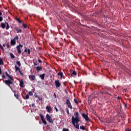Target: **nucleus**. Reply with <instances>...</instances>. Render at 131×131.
<instances>
[{"mask_svg":"<svg viewBox=\"0 0 131 131\" xmlns=\"http://www.w3.org/2000/svg\"><path fill=\"white\" fill-rule=\"evenodd\" d=\"M55 110H56V112H59V110H58V108H57V107L55 106L54 107Z\"/></svg>","mask_w":131,"mask_h":131,"instance_id":"nucleus-38","label":"nucleus"},{"mask_svg":"<svg viewBox=\"0 0 131 131\" xmlns=\"http://www.w3.org/2000/svg\"><path fill=\"white\" fill-rule=\"evenodd\" d=\"M39 116H40L41 120H43V119H45V117H43V115H42V114H40L39 115Z\"/></svg>","mask_w":131,"mask_h":131,"instance_id":"nucleus-26","label":"nucleus"},{"mask_svg":"<svg viewBox=\"0 0 131 131\" xmlns=\"http://www.w3.org/2000/svg\"><path fill=\"white\" fill-rule=\"evenodd\" d=\"M46 118L47 121H49L50 123H53L54 122H53V119H51V116H50L49 114L46 115Z\"/></svg>","mask_w":131,"mask_h":131,"instance_id":"nucleus-7","label":"nucleus"},{"mask_svg":"<svg viewBox=\"0 0 131 131\" xmlns=\"http://www.w3.org/2000/svg\"><path fill=\"white\" fill-rule=\"evenodd\" d=\"M1 65H4V61H3V59H1Z\"/></svg>","mask_w":131,"mask_h":131,"instance_id":"nucleus-33","label":"nucleus"},{"mask_svg":"<svg viewBox=\"0 0 131 131\" xmlns=\"http://www.w3.org/2000/svg\"><path fill=\"white\" fill-rule=\"evenodd\" d=\"M36 70H37V72H39V71H42V68L40 66H37L36 68Z\"/></svg>","mask_w":131,"mask_h":131,"instance_id":"nucleus-12","label":"nucleus"},{"mask_svg":"<svg viewBox=\"0 0 131 131\" xmlns=\"http://www.w3.org/2000/svg\"><path fill=\"white\" fill-rule=\"evenodd\" d=\"M29 77L31 80H35L36 77H35V76L34 75H30Z\"/></svg>","mask_w":131,"mask_h":131,"instance_id":"nucleus-14","label":"nucleus"},{"mask_svg":"<svg viewBox=\"0 0 131 131\" xmlns=\"http://www.w3.org/2000/svg\"><path fill=\"white\" fill-rule=\"evenodd\" d=\"M38 100H39V101H42V97H38Z\"/></svg>","mask_w":131,"mask_h":131,"instance_id":"nucleus-39","label":"nucleus"},{"mask_svg":"<svg viewBox=\"0 0 131 131\" xmlns=\"http://www.w3.org/2000/svg\"><path fill=\"white\" fill-rule=\"evenodd\" d=\"M32 107H34V106H35V104H32Z\"/></svg>","mask_w":131,"mask_h":131,"instance_id":"nucleus-52","label":"nucleus"},{"mask_svg":"<svg viewBox=\"0 0 131 131\" xmlns=\"http://www.w3.org/2000/svg\"><path fill=\"white\" fill-rule=\"evenodd\" d=\"M38 61L39 62V63H42V61L39 59H38Z\"/></svg>","mask_w":131,"mask_h":131,"instance_id":"nucleus-42","label":"nucleus"},{"mask_svg":"<svg viewBox=\"0 0 131 131\" xmlns=\"http://www.w3.org/2000/svg\"><path fill=\"white\" fill-rule=\"evenodd\" d=\"M23 28H25V29L27 28V25L24 23V22H23Z\"/></svg>","mask_w":131,"mask_h":131,"instance_id":"nucleus-22","label":"nucleus"},{"mask_svg":"<svg viewBox=\"0 0 131 131\" xmlns=\"http://www.w3.org/2000/svg\"><path fill=\"white\" fill-rule=\"evenodd\" d=\"M1 74H2V72H1Z\"/></svg>","mask_w":131,"mask_h":131,"instance_id":"nucleus-55","label":"nucleus"},{"mask_svg":"<svg viewBox=\"0 0 131 131\" xmlns=\"http://www.w3.org/2000/svg\"><path fill=\"white\" fill-rule=\"evenodd\" d=\"M6 46H7V45H6V43H4V44H3V47H6Z\"/></svg>","mask_w":131,"mask_h":131,"instance_id":"nucleus-53","label":"nucleus"},{"mask_svg":"<svg viewBox=\"0 0 131 131\" xmlns=\"http://www.w3.org/2000/svg\"><path fill=\"white\" fill-rule=\"evenodd\" d=\"M23 48V45H21L20 43L16 46V50L17 51V53L19 54V55H21V54H22Z\"/></svg>","mask_w":131,"mask_h":131,"instance_id":"nucleus-2","label":"nucleus"},{"mask_svg":"<svg viewBox=\"0 0 131 131\" xmlns=\"http://www.w3.org/2000/svg\"><path fill=\"white\" fill-rule=\"evenodd\" d=\"M6 30H8L10 28V26L9 25V24L7 22H6Z\"/></svg>","mask_w":131,"mask_h":131,"instance_id":"nucleus-24","label":"nucleus"},{"mask_svg":"<svg viewBox=\"0 0 131 131\" xmlns=\"http://www.w3.org/2000/svg\"><path fill=\"white\" fill-rule=\"evenodd\" d=\"M6 47H7V49H10V45H9L8 43H7V44L6 45Z\"/></svg>","mask_w":131,"mask_h":131,"instance_id":"nucleus-41","label":"nucleus"},{"mask_svg":"<svg viewBox=\"0 0 131 131\" xmlns=\"http://www.w3.org/2000/svg\"><path fill=\"white\" fill-rule=\"evenodd\" d=\"M80 129H82V130H85V127L84 126H80Z\"/></svg>","mask_w":131,"mask_h":131,"instance_id":"nucleus-25","label":"nucleus"},{"mask_svg":"<svg viewBox=\"0 0 131 131\" xmlns=\"http://www.w3.org/2000/svg\"><path fill=\"white\" fill-rule=\"evenodd\" d=\"M7 25V24L5 23H1V27H2V28H3V29H4V28H6V26Z\"/></svg>","mask_w":131,"mask_h":131,"instance_id":"nucleus-17","label":"nucleus"},{"mask_svg":"<svg viewBox=\"0 0 131 131\" xmlns=\"http://www.w3.org/2000/svg\"><path fill=\"white\" fill-rule=\"evenodd\" d=\"M2 78H6V76H5V75H2Z\"/></svg>","mask_w":131,"mask_h":131,"instance_id":"nucleus-47","label":"nucleus"},{"mask_svg":"<svg viewBox=\"0 0 131 131\" xmlns=\"http://www.w3.org/2000/svg\"><path fill=\"white\" fill-rule=\"evenodd\" d=\"M31 52V51L30 50V49H28V54L29 55H30Z\"/></svg>","mask_w":131,"mask_h":131,"instance_id":"nucleus-36","label":"nucleus"},{"mask_svg":"<svg viewBox=\"0 0 131 131\" xmlns=\"http://www.w3.org/2000/svg\"><path fill=\"white\" fill-rule=\"evenodd\" d=\"M77 75V73H76V72L75 71H74L71 74V76H76Z\"/></svg>","mask_w":131,"mask_h":131,"instance_id":"nucleus-20","label":"nucleus"},{"mask_svg":"<svg viewBox=\"0 0 131 131\" xmlns=\"http://www.w3.org/2000/svg\"><path fill=\"white\" fill-rule=\"evenodd\" d=\"M66 103L67 105H68L69 108L71 109H73V107H72V105H71V102H70V100H69V99H67Z\"/></svg>","mask_w":131,"mask_h":131,"instance_id":"nucleus-6","label":"nucleus"},{"mask_svg":"<svg viewBox=\"0 0 131 131\" xmlns=\"http://www.w3.org/2000/svg\"><path fill=\"white\" fill-rule=\"evenodd\" d=\"M10 57L12 58V59H15V55H14L13 53H10Z\"/></svg>","mask_w":131,"mask_h":131,"instance_id":"nucleus-27","label":"nucleus"},{"mask_svg":"<svg viewBox=\"0 0 131 131\" xmlns=\"http://www.w3.org/2000/svg\"><path fill=\"white\" fill-rule=\"evenodd\" d=\"M46 110L47 112H49V113H50V112H52V107L49 106V105H47L46 106Z\"/></svg>","mask_w":131,"mask_h":131,"instance_id":"nucleus-10","label":"nucleus"},{"mask_svg":"<svg viewBox=\"0 0 131 131\" xmlns=\"http://www.w3.org/2000/svg\"><path fill=\"white\" fill-rule=\"evenodd\" d=\"M34 96H35V98H38L39 97L38 95H37L36 94H35Z\"/></svg>","mask_w":131,"mask_h":131,"instance_id":"nucleus-45","label":"nucleus"},{"mask_svg":"<svg viewBox=\"0 0 131 131\" xmlns=\"http://www.w3.org/2000/svg\"><path fill=\"white\" fill-rule=\"evenodd\" d=\"M54 82L56 88H60V86H61V83L60 82V81L58 80H55Z\"/></svg>","mask_w":131,"mask_h":131,"instance_id":"nucleus-9","label":"nucleus"},{"mask_svg":"<svg viewBox=\"0 0 131 131\" xmlns=\"http://www.w3.org/2000/svg\"><path fill=\"white\" fill-rule=\"evenodd\" d=\"M62 131H69V129H68V128H63Z\"/></svg>","mask_w":131,"mask_h":131,"instance_id":"nucleus-35","label":"nucleus"},{"mask_svg":"<svg viewBox=\"0 0 131 131\" xmlns=\"http://www.w3.org/2000/svg\"><path fill=\"white\" fill-rule=\"evenodd\" d=\"M117 99H118V100H120V99H121V98L120 97H118Z\"/></svg>","mask_w":131,"mask_h":131,"instance_id":"nucleus-50","label":"nucleus"},{"mask_svg":"<svg viewBox=\"0 0 131 131\" xmlns=\"http://www.w3.org/2000/svg\"><path fill=\"white\" fill-rule=\"evenodd\" d=\"M45 76H46V74L45 73L40 75V77L42 80H43L45 79Z\"/></svg>","mask_w":131,"mask_h":131,"instance_id":"nucleus-19","label":"nucleus"},{"mask_svg":"<svg viewBox=\"0 0 131 131\" xmlns=\"http://www.w3.org/2000/svg\"><path fill=\"white\" fill-rule=\"evenodd\" d=\"M3 17H1V21H3Z\"/></svg>","mask_w":131,"mask_h":131,"instance_id":"nucleus-49","label":"nucleus"},{"mask_svg":"<svg viewBox=\"0 0 131 131\" xmlns=\"http://www.w3.org/2000/svg\"><path fill=\"white\" fill-rule=\"evenodd\" d=\"M19 39V36L16 35L13 39L11 40L10 43L11 46L16 45V40H18Z\"/></svg>","mask_w":131,"mask_h":131,"instance_id":"nucleus-4","label":"nucleus"},{"mask_svg":"<svg viewBox=\"0 0 131 131\" xmlns=\"http://www.w3.org/2000/svg\"><path fill=\"white\" fill-rule=\"evenodd\" d=\"M54 98H57V95L54 93Z\"/></svg>","mask_w":131,"mask_h":131,"instance_id":"nucleus-48","label":"nucleus"},{"mask_svg":"<svg viewBox=\"0 0 131 131\" xmlns=\"http://www.w3.org/2000/svg\"><path fill=\"white\" fill-rule=\"evenodd\" d=\"M15 70L16 71H20V68L17 67V66H15Z\"/></svg>","mask_w":131,"mask_h":131,"instance_id":"nucleus-28","label":"nucleus"},{"mask_svg":"<svg viewBox=\"0 0 131 131\" xmlns=\"http://www.w3.org/2000/svg\"><path fill=\"white\" fill-rule=\"evenodd\" d=\"M78 122H79V121L73 122V120H72V123H73L74 126L75 128H77V129H79V125L78 124Z\"/></svg>","mask_w":131,"mask_h":131,"instance_id":"nucleus-5","label":"nucleus"},{"mask_svg":"<svg viewBox=\"0 0 131 131\" xmlns=\"http://www.w3.org/2000/svg\"><path fill=\"white\" fill-rule=\"evenodd\" d=\"M82 117H83V118H84V119L86 121H87L88 122H89V121H90V119H89V116H88V115H86L84 113H83L82 114Z\"/></svg>","mask_w":131,"mask_h":131,"instance_id":"nucleus-8","label":"nucleus"},{"mask_svg":"<svg viewBox=\"0 0 131 131\" xmlns=\"http://www.w3.org/2000/svg\"><path fill=\"white\" fill-rule=\"evenodd\" d=\"M6 84L7 85H8L10 89H11V91H13V89L12 87H11V84H13V81L11 80V79H8V80H6L5 81Z\"/></svg>","mask_w":131,"mask_h":131,"instance_id":"nucleus-3","label":"nucleus"},{"mask_svg":"<svg viewBox=\"0 0 131 131\" xmlns=\"http://www.w3.org/2000/svg\"><path fill=\"white\" fill-rule=\"evenodd\" d=\"M19 85L20 88H24V82L23 79L19 81Z\"/></svg>","mask_w":131,"mask_h":131,"instance_id":"nucleus-11","label":"nucleus"},{"mask_svg":"<svg viewBox=\"0 0 131 131\" xmlns=\"http://www.w3.org/2000/svg\"><path fill=\"white\" fill-rule=\"evenodd\" d=\"M36 65H37V64L36 63L34 62V66H36Z\"/></svg>","mask_w":131,"mask_h":131,"instance_id":"nucleus-51","label":"nucleus"},{"mask_svg":"<svg viewBox=\"0 0 131 131\" xmlns=\"http://www.w3.org/2000/svg\"><path fill=\"white\" fill-rule=\"evenodd\" d=\"M14 29L16 30L17 33H21V32H22V30L21 29L19 30L17 27H15Z\"/></svg>","mask_w":131,"mask_h":131,"instance_id":"nucleus-15","label":"nucleus"},{"mask_svg":"<svg viewBox=\"0 0 131 131\" xmlns=\"http://www.w3.org/2000/svg\"><path fill=\"white\" fill-rule=\"evenodd\" d=\"M1 15H3V14L2 13H1Z\"/></svg>","mask_w":131,"mask_h":131,"instance_id":"nucleus-54","label":"nucleus"},{"mask_svg":"<svg viewBox=\"0 0 131 131\" xmlns=\"http://www.w3.org/2000/svg\"><path fill=\"white\" fill-rule=\"evenodd\" d=\"M29 95H30V96H32L33 95V93H32V91H29Z\"/></svg>","mask_w":131,"mask_h":131,"instance_id":"nucleus-31","label":"nucleus"},{"mask_svg":"<svg viewBox=\"0 0 131 131\" xmlns=\"http://www.w3.org/2000/svg\"><path fill=\"white\" fill-rule=\"evenodd\" d=\"M1 49L3 50V51H5V50L4 49V48L2 46H1Z\"/></svg>","mask_w":131,"mask_h":131,"instance_id":"nucleus-46","label":"nucleus"},{"mask_svg":"<svg viewBox=\"0 0 131 131\" xmlns=\"http://www.w3.org/2000/svg\"><path fill=\"white\" fill-rule=\"evenodd\" d=\"M57 75H58V76H60V79H62V78H63V72H59L57 74Z\"/></svg>","mask_w":131,"mask_h":131,"instance_id":"nucleus-16","label":"nucleus"},{"mask_svg":"<svg viewBox=\"0 0 131 131\" xmlns=\"http://www.w3.org/2000/svg\"><path fill=\"white\" fill-rule=\"evenodd\" d=\"M74 115L76 117H74V116L72 117V120H73V122H77V121H80V119H79V113L78 112H76L74 114Z\"/></svg>","mask_w":131,"mask_h":131,"instance_id":"nucleus-1","label":"nucleus"},{"mask_svg":"<svg viewBox=\"0 0 131 131\" xmlns=\"http://www.w3.org/2000/svg\"><path fill=\"white\" fill-rule=\"evenodd\" d=\"M74 101L75 104H77V105H78V99H77V98H75V99H74Z\"/></svg>","mask_w":131,"mask_h":131,"instance_id":"nucleus-23","label":"nucleus"},{"mask_svg":"<svg viewBox=\"0 0 131 131\" xmlns=\"http://www.w3.org/2000/svg\"><path fill=\"white\" fill-rule=\"evenodd\" d=\"M26 99L27 100H28V99H29V94H27V95H26Z\"/></svg>","mask_w":131,"mask_h":131,"instance_id":"nucleus-32","label":"nucleus"},{"mask_svg":"<svg viewBox=\"0 0 131 131\" xmlns=\"http://www.w3.org/2000/svg\"><path fill=\"white\" fill-rule=\"evenodd\" d=\"M125 131H131V130L129 128H126L125 129Z\"/></svg>","mask_w":131,"mask_h":131,"instance_id":"nucleus-44","label":"nucleus"},{"mask_svg":"<svg viewBox=\"0 0 131 131\" xmlns=\"http://www.w3.org/2000/svg\"><path fill=\"white\" fill-rule=\"evenodd\" d=\"M16 64H17V65H18V66H19V67H20V66H21V62H20V61H17Z\"/></svg>","mask_w":131,"mask_h":131,"instance_id":"nucleus-29","label":"nucleus"},{"mask_svg":"<svg viewBox=\"0 0 131 131\" xmlns=\"http://www.w3.org/2000/svg\"><path fill=\"white\" fill-rule=\"evenodd\" d=\"M13 93H14V97H15V98L17 99H19V94H17L16 93V91H13Z\"/></svg>","mask_w":131,"mask_h":131,"instance_id":"nucleus-18","label":"nucleus"},{"mask_svg":"<svg viewBox=\"0 0 131 131\" xmlns=\"http://www.w3.org/2000/svg\"><path fill=\"white\" fill-rule=\"evenodd\" d=\"M15 20H16V21H18V22H19V23H23V20H20V19L19 18H16Z\"/></svg>","mask_w":131,"mask_h":131,"instance_id":"nucleus-21","label":"nucleus"},{"mask_svg":"<svg viewBox=\"0 0 131 131\" xmlns=\"http://www.w3.org/2000/svg\"><path fill=\"white\" fill-rule=\"evenodd\" d=\"M102 94H107V95H111V94H109L108 93V92H102Z\"/></svg>","mask_w":131,"mask_h":131,"instance_id":"nucleus-37","label":"nucleus"},{"mask_svg":"<svg viewBox=\"0 0 131 131\" xmlns=\"http://www.w3.org/2000/svg\"><path fill=\"white\" fill-rule=\"evenodd\" d=\"M19 73H20V75L23 76V72H21L20 70V71H19Z\"/></svg>","mask_w":131,"mask_h":131,"instance_id":"nucleus-43","label":"nucleus"},{"mask_svg":"<svg viewBox=\"0 0 131 131\" xmlns=\"http://www.w3.org/2000/svg\"><path fill=\"white\" fill-rule=\"evenodd\" d=\"M42 121L43 123L45 124V125H47V121H46V120H45V119L42 120Z\"/></svg>","mask_w":131,"mask_h":131,"instance_id":"nucleus-30","label":"nucleus"},{"mask_svg":"<svg viewBox=\"0 0 131 131\" xmlns=\"http://www.w3.org/2000/svg\"><path fill=\"white\" fill-rule=\"evenodd\" d=\"M67 110V113L69 115V110L68 108H66Z\"/></svg>","mask_w":131,"mask_h":131,"instance_id":"nucleus-40","label":"nucleus"},{"mask_svg":"<svg viewBox=\"0 0 131 131\" xmlns=\"http://www.w3.org/2000/svg\"><path fill=\"white\" fill-rule=\"evenodd\" d=\"M28 51V49L26 47H25L24 53H27Z\"/></svg>","mask_w":131,"mask_h":131,"instance_id":"nucleus-34","label":"nucleus"},{"mask_svg":"<svg viewBox=\"0 0 131 131\" xmlns=\"http://www.w3.org/2000/svg\"><path fill=\"white\" fill-rule=\"evenodd\" d=\"M6 76H8V78L11 79V80H12V81H14V79H13V78H12V77L11 76V75H10V74H8V72H6Z\"/></svg>","mask_w":131,"mask_h":131,"instance_id":"nucleus-13","label":"nucleus"}]
</instances>
